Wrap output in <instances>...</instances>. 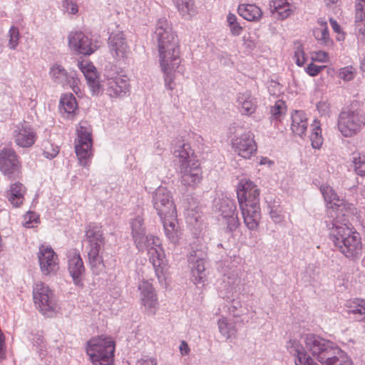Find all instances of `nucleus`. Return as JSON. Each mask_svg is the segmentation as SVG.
Returning a JSON list of instances; mask_svg holds the SVG:
<instances>
[{
    "instance_id": "393cba45",
    "label": "nucleus",
    "mask_w": 365,
    "mask_h": 365,
    "mask_svg": "<svg viewBox=\"0 0 365 365\" xmlns=\"http://www.w3.org/2000/svg\"><path fill=\"white\" fill-rule=\"evenodd\" d=\"M187 262L191 269V279L197 286H204L206 280L205 258L198 251H192L187 257Z\"/></svg>"
},
{
    "instance_id": "79ce46f5",
    "label": "nucleus",
    "mask_w": 365,
    "mask_h": 365,
    "mask_svg": "<svg viewBox=\"0 0 365 365\" xmlns=\"http://www.w3.org/2000/svg\"><path fill=\"white\" fill-rule=\"evenodd\" d=\"M310 140L313 148L319 149L323 143L320 122L314 119L311 124Z\"/></svg>"
},
{
    "instance_id": "9d476101",
    "label": "nucleus",
    "mask_w": 365,
    "mask_h": 365,
    "mask_svg": "<svg viewBox=\"0 0 365 365\" xmlns=\"http://www.w3.org/2000/svg\"><path fill=\"white\" fill-rule=\"evenodd\" d=\"M78 135L77 143L75 146L76 153L79 163L88 166L89 159L92 156V129L90 124L86 120H81L76 128Z\"/></svg>"
},
{
    "instance_id": "c756f323",
    "label": "nucleus",
    "mask_w": 365,
    "mask_h": 365,
    "mask_svg": "<svg viewBox=\"0 0 365 365\" xmlns=\"http://www.w3.org/2000/svg\"><path fill=\"white\" fill-rule=\"evenodd\" d=\"M78 67L83 73L93 94L101 91V83L98 81L95 66L91 63H78Z\"/></svg>"
},
{
    "instance_id": "20e7f679",
    "label": "nucleus",
    "mask_w": 365,
    "mask_h": 365,
    "mask_svg": "<svg viewBox=\"0 0 365 365\" xmlns=\"http://www.w3.org/2000/svg\"><path fill=\"white\" fill-rule=\"evenodd\" d=\"M237 195L244 222L250 230H255L261 219L259 190L251 180L242 179L237 187Z\"/></svg>"
},
{
    "instance_id": "5fc2aeb1",
    "label": "nucleus",
    "mask_w": 365,
    "mask_h": 365,
    "mask_svg": "<svg viewBox=\"0 0 365 365\" xmlns=\"http://www.w3.org/2000/svg\"><path fill=\"white\" fill-rule=\"evenodd\" d=\"M62 10L70 14H76L78 11V7L74 0H63Z\"/></svg>"
},
{
    "instance_id": "bb28decb",
    "label": "nucleus",
    "mask_w": 365,
    "mask_h": 365,
    "mask_svg": "<svg viewBox=\"0 0 365 365\" xmlns=\"http://www.w3.org/2000/svg\"><path fill=\"white\" fill-rule=\"evenodd\" d=\"M288 351L296 356V365H319L305 351L302 344L296 339H290L287 342Z\"/></svg>"
},
{
    "instance_id": "f8f14e48",
    "label": "nucleus",
    "mask_w": 365,
    "mask_h": 365,
    "mask_svg": "<svg viewBox=\"0 0 365 365\" xmlns=\"http://www.w3.org/2000/svg\"><path fill=\"white\" fill-rule=\"evenodd\" d=\"M304 343V349L310 352L322 364L327 357L330 354L336 346V344L328 339H326L316 334H306L302 336Z\"/></svg>"
},
{
    "instance_id": "0eeeda50",
    "label": "nucleus",
    "mask_w": 365,
    "mask_h": 365,
    "mask_svg": "<svg viewBox=\"0 0 365 365\" xmlns=\"http://www.w3.org/2000/svg\"><path fill=\"white\" fill-rule=\"evenodd\" d=\"M240 279L236 271L230 274H225L222 279V287L219 292L220 296L223 298L230 314L235 317H240L245 314L247 309L243 307L237 297V287Z\"/></svg>"
},
{
    "instance_id": "58836bf2",
    "label": "nucleus",
    "mask_w": 365,
    "mask_h": 365,
    "mask_svg": "<svg viewBox=\"0 0 365 365\" xmlns=\"http://www.w3.org/2000/svg\"><path fill=\"white\" fill-rule=\"evenodd\" d=\"M192 202H188V205L185 208V215L186 221L188 224L195 226L200 223L202 221V210L201 207L192 198Z\"/></svg>"
},
{
    "instance_id": "aec40b11",
    "label": "nucleus",
    "mask_w": 365,
    "mask_h": 365,
    "mask_svg": "<svg viewBox=\"0 0 365 365\" xmlns=\"http://www.w3.org/2000/svg\"><path fill=\"white\" fill-rule=\"evenodd\" d=\"M180 182L187 187L194 188L202 179V172L198 160H192L189 164H182L178 168Z\"/></svg>"
},
{
    "instance_id": "6ab92c4d",
    "label": "nucleus",
    "mask_w": 365,
    "mask_h": 365,
    "mask_svg": "<svg viewBox=\"0 0 365 365\" xmlns=\"http://www.w3.org/2000/svg\"><path fill=\"white\" fill-rule=\"evenodd\" d=\"M234 152L239 156L249 159L257 151V143L254 134L251 131H245L231 140Z\"/></svg>"
},
{
    "instance_id": "39448f33",
    "label": "nucleus",
    "mask_w": 365,
    "mask_h": 365,
    "mask_svg": "<svg viewBox=\"0 0 365 365\" xmlns=\"http://www.w3.org/2000/svg\"><path fill=\"white\" fill-rule=\"evenodd\" d=\"M85 242L88 244V258L93 272L98 274L103 267V260L100 250L105 244L102 226L91 222L85 227Z\"/></svg>"
},
{
    "instance_id": "13d9d810",
    "label": "nucleus",
    "mask_w": 365,
    "mask_h": 365,
    "mask_svg": "<svg viewBox=\"0 0 365 365\" xmlns=\"http://www.w3.org/2000/svg\"><path fill=\"white\" fill-rule=\"evenodd\" d=\"M323 68V66H317L312 63L306 68V72L311 76H316L320 73Z\"/></svg>"
},
{
    "instance_id": "bf43d9fd",
    "label": "nucleus",
    "mask_w": 365,
    "mask_h": 365,
    "mask_svg": "<svg viewBox=\"0 0 365 365\" xmlns=\"http://www.w3.org/2000/svg\"><path fill=\"white\" fill-rule=\"evenodd\" d=\"M313 60L319 62H327L329 60L328 53L323 51L315 52L314 56L312 57Z\"/></svg>"
},
{
    "instance_id": "e2e57ef3",
    "label": "nucleus",
    "mask_w": 365,
    "mask_h": 365,
    "mask_svg": "<svg viewBox=\"0 0 365 365\" xmlns=\"http://www.w3.org/2000/svg\"><path fill=\"white\" fill-rule=\"evenodd\" d=\"M268 91L271 95H276L280 92V84L275 81H272L268 86Z\"/></svg>"
},
{
    "instance_id": "e433bc0d",
    "label": "nucleus",
    "mask_w": 365,
    "mask_h": 365,
    "mask_svg": "<svg viewBox=\"0 0 365 365\" xmlns=\"http://www.w3.org/2000/svg\"><path fill=\"white\" fill-rule=\"evenodd\" d=\"M238 14L249 21H258L262 16L261 9L255 4H240L237 9Z\"/></svg>"
},
{
    "instance_id": "774afa93",
    "label": "nucleus",
    "mask_w": 365,
    "mask_h": 365,
    "mask_svg": "<svg viewBox=\"0 0 365 365\" xmlns=\"http://www.w3.org/2000/svg\"><path fill=\"white\" fill-rule=\"evenodd\" d=\"M329 21H330V24L332 27V29L334 31V32L339 34V32L341 31V29H340V26L338 24L336 21L331 18L329 19Z\"/></svg>"
},
{
    "instance_id": "09e8293b",
    "label": "nucleus",
    "mask_w": 365,
    "mask_h": 365,
    "mask_svg": "<svg viewBox=\"0 0 365 365\" xmlns=\"http://www.w3.org/2000/svg\"><path fill=\"white\" fill-rule=\"evenodd\" d=\"M227 22L230 32L233 36H237L241 34L242 31V27L240 25L239 22L237 21V18L235 14L229 13L227 16Z\"/></svg>"
},
{
    "instance_id": "0e129e2a",
    "label": "nucleus",
    "mask_w": 365,
    "mask_h": 365,
    "mask_svg": "<svg viewBox=\"0 0 365 365\" xmlns=\"http://www.w3.org/2000/svg\"><path fill=\"white\" fill-rule=\"evenodd\" d=\"M179 349L182 356L187 355L190 351L188 344L185 341L180 342Z\"/></svg>"
},
{
    "instance_id": "423d86ee",
    "label": "nucleus",
    "mask_w": 365,
    "mask_h": 365,
    "mask_svg": "<svg viewBox=\"0 0 365 365\" xmlns=\"http://www.w3.org/2000/svg\"><path fill=\"white\" fill-rule=\"evenodd\" d=\"M86 350L93 365H114L115 343L111 337H93L87 342Z\"/></svg>"
},
{
    "instance_id": "b1692460",
    "label": "nucleus",
    "mask_w": 365,
    "mask_h": 365,
    "mask_svg": "<svg viewBox=\"0 0 365 365\" xmlns=\"http://www.w3.org/2000/svg\"><path fill=\"white\" fill-rule=\"evenodd\" d=\"M108 47L112 56L116 61H123L129 57L130 48L122 31L113 32L108 38Z\"/></svg>"
},
{
    "instance_id": "a211bd4d",
    "label": "nucleus",
    "mask_w": 365,
    "mask_h": 365,
    "mask_svg": "<svg viewBox=\"0 0 365 365\" xmlns=\"http://www.w3.org/2000/svg\"><path fill=\"white\" fill-rule=\"evenodd\" d=\"M48 74L55 83L62 86H68L76 93L81 91L78 86L80 81L74 71L68 73L61 65L54 63L51 66Z\"/></svg>"
},
{
    "instance_id": "37998d69",
    "label": "nucleus",
    "mask_w": 365,
    "mask_h": 365,
    "mask_svg": "<svg viewBox=\"0 0 365 365\" xmlns=\"http://www.w3.org/2000/svg\"><path fill=\"white\" fill-rule=\"evenodd\" d=\"M349 313L353 314L356 320L365 323V301L356 299L349 306Z\"/></svg>"
},
{
    "instance_id": "ea45409f",
    "label": "nucleus",
    "mask_w": 365,
    "mask_h": 365,
    "mask_svg": "<svg viewBox=\"0 0 365 365\" xmlns=\"http://www.w3.org/2000/svg\"><path fill=\"white\" fill-rule=\"evenodd\" d=\"M220 333L227 339L235 336L237 328L235 322L225 317H221L217 321Z\"/></svg>"
},
{
    "instance_id": "69168bd1",
    "label": "nucleus",
    "mask_w": 365,
    "mask_h": 365,
    "mask_svg": "<svg viewBox=\"0 0 365 365\" xmlns=\"http://www.w3.org/2000/svg\"><path fill=\"white\" fill-rule=\"evenodd\" d=\"M136 365H157V364L153 359H141L137 361Z\"/></svg>"
},
{
    "instance_id": "412c9836",
    "label": "nucleus",
    "mask_w": 365,
    "mask_h": 365,
    "mask_svg": "<svg viewBox=\"0 0 365 365\" xmlns=\"http://www.w3.org/2000/svg\"><path fill=\"white\" fill-rule=\"evenodd\" d=\"M320 191L327 204V219L334 220L335 217H344L341 214L344 200L340 199L335 191L329 185H322Z\"/></svg>"
},
{
    "instance_id": "49530a36",
    "label": "nucleus",
    "mask_w": 365,
    "mask_h": 365,
    "mask_svg": "<svg viewBox=\"0 0 365 365\" xmlns=\"http://www.w3.org/2000/svg\"><path fill=\"white\" fill-rule=\"evenodd\" d=\"M352 164L355 173L361 177L365 176V155L360 153L354 154Z\"/></svg>"
},
{
    "instance_id": "a878e982",
    "label": "nucleus",
    "mask_w": 365,
    "mask_h": 365,
    "mask_svg": "<svg viewBox=\"0 0 365 365\" xmlns=\"http://www.w3.org/2000/svg\"><path fill=\"white\" fill-rule=\"evenodd\" d=\"M68 269L74 284L83 287V275L85 272V267L81 255L76 250L70 252L68 255Z\"/></svg>"
},
{
    "instance_id": "f257e3e1",
    "label": "nucleus",
    "mask_w": 365,
    "mask_h": 365,
    "mask_svg": "<svg viewBox=\"0 0 365 365\" xmlns=\"http://www.w3.org/2000/svg\"><path fill=\"white\" fill-rule=\"evenodd\" d=\"M155 36L158 41L159 61L164 74L165 86L166 89L173 91L175 87L173 72H183L180 66L178 38L165 19H159L157 22Z\"/></svg>"
},
{
    "instance_id": "ddd939ff",
    "label": "nucleus",
    "mask_w": 365,
    "mask_h": 365,
    "mask_svg": "<svg viewBox=\"0 0 365 365\" xmlns=\"http://www.w3.org/2000/svg\"><path fill=\"white\" fill-rule=\"evenodd\" d=\"M21 163L16 151L11 148L0 150V172L9 180L18 178L21 174Z\"/></svg>"
},
{
    "instance_id": "603ef678",
    "label": "nucleus",
    "mask_w": 365,
    "mask_h": 365,
    "mask_svg": "<svg viewBox=\"0 0 365 365\" xmlns=\"http://www.w3.org/2000/svg\"><path fill=\"white\" fill-rule=\"evenodd\" d=\"M59 153V147L49 141L43 145V156L49 160L54 158Z\"/></svg>"
},
{
    "instance_id": "f03ea898",
    "label": "nucleus",
    "mask_w": 365,
    "mask_h": 365,
    "mask_svg": "<svg viewBox=\"0 0 365 365\" xmlns=\"http://www.w3.org/2000/svg\"><path fill=\"white\" fill-rule=\"evenodd\" d=\"M334 217V220H325L330 240L346 257L359 259L363 249L360 234L344 217Z\"/></svg>"
},
{
    "instance_id": "c03bdc74",
    "label": "nucleus",
    "mask_w": 365,
    "mask_h": 365,
    "mask_svg": "<svg viewBox=\"0 0 365 365\" xmlns=\"http://www.w3.org/2000/svg\"><path fill=\"white\" fill-rule=\"evenodd\" d=\"M181 15L194 13V0H172Z\"/></svg>"
},
{
    "instance_id": "6e6552de",
    "label": "nucleus",
    "mask_w": 365,
    "mask_h": 365,
    "mask_svg": "<svg viewBox=\"0 0 365 365\" xmlns=\"http://www.w3.org/2000/svg\"><path fill=\"white\" fill-rule=\"evenodd\" d=\"M365 125V115L359 109L346 108L339 114L337 128L346 138H351L358 134Z\"/></svg>"
},
{
    "instance_id": "f704fd0d",
    "label": "nucleus",
    "mask_w": 365,
    "mask_h": 365,
    "mask_svg": "<svg viewBox=\"0 0 365 365\" xmlns=\"http://www.w3.org/2000/svg\"><path fill=\"white\" fill-rule=\"evenodd\" d=\"M33 344L34 346L36 347V352L38 354V356L41 359L46 356H56L59 352L58 345L56 346H48L47 344H45L43 337L40 334H37L33 339Z\"/></svg>"
},
{
    "instance_id": "de8ad7c7",
    "label": "nucleus",
    "mask_w": 365,
    "mask_h": 365,
    "mask_svg": "<svg viewBox=\"0 0 365 365\" xmlns=\"http://www.w3.org/2000/svg\"><path fill=\"white\" fill-rule=\"evenodd\" d=\"M294 59L298 66H303L307 61L303 46L299 42H295L294 46Z\"/></svg>"
},
{
    "instance_id": "4c0bfd02",
    "label": "nucleus",
    "mask_w": 365,
    "mask_h": 365,
    "mask_svg": "<svg viewBox=\"0 0 365 365\" xmlns=\"http://www.w3.org/2000/svg\"><path fill=\"white\" fill-rule=\"evenodd\" d=\"M59 108L65 117H73L78 108V103L75 96L72 93L62 96L60 100Z\"/></svg>"
},
{
    "instance_id": "5701e85b",
    "label": "nucleus",
    "mask_w": 365,
    "mask_h": 365,
    "mask_svg": "<svg viewBox=\"0 0 365 365\" xmlns=\"http://www.w3.org/2000/svg\"><path fill=\"white\" fill-rule=\"evenodd\" d=\"M140 299L142 306L149 314H155L158 309V300L156 292L148 281H142L138 284Z\"/></svg>"
},
{
    "instance_id": "6e6d98bb",
    "label": "nucleus",
    "mask_w": 365,
    "mask_h": 365,
    "mask_svg": "<svg viewBox=\"0 0 365 365\" xmlns=\"http://www.w3.org/2000/svg\"><path fill=\"white\" fill-rule=\"evenodd\" d=\"M38 221V217L34 212H28L25 216L23 222V225L26 228H31L34 227V224H36Z\"/></svg>"
},
{
    "instance_id": "3c124183",
    "label": "nucleus",
    "mask_w": 365,
    "mask_h": 365,
    "mask_svg": "<svg viewBox=\"0 0 365 365\" xmlns=\"http://www.w3.org/2000/svg\"><path fill=\"white\" fill-rule=\"evenodd\" d=\"M286 110L285 103L283 101H277L275 104L271 107L270 113L272 120H280Z\"/></svg>"
},
{
    "instance_id": "052dcab7",
    "label": "nucleus",
    "mask_w": 365,
    "mask_h": 365,
    "mask_svg": "<svg viewBox=\"0 0 365 365\" xmlns=\"http://www.w3.org/2000/svg\"><path fill=\"white\" fill-rule=\"evenodd\" d=\"M270 217L275 223H279L282 221L283 217L281 214V210L278 209L272 208L270 210Z\"/></svg>"
},
{
    "instance_id": "c9c22d12",
    "label": "nucleus",
    "mask_w": 365,
    "mask_h": 365,
    "mask_svg": "<svg viewBox=\"0 0 365 365\" xmlns=\"http://www.w3.org/2000/svg\"><path fill=\"white\" fill-rule=\"evenodd\" d=\"M322 365H353V362L348 354L336 345Z\"/></svg>"
},
{
    "instance_id": "4468645a",
    "label": "nucleus",
    "mask_w": 365,
    "mask_h": 365,
    "mask_svg": "<svg viewBox=\"0 0 365 365\" xmlns=\"http://www.w3.org/2000/svg\"><path fill=\"white\" fill-rule=\"evenodd\" d=\"M68 43L71 50L84 56H90L98 48L97 41L81 31H72L68 35Z\"/></svg>"
},
{
    "instance_id": "c85d7f7f",
    "label": "nucleus",
    "mask_w": 365,
    "mask_h": 365,
    "mask_svg": "<svg viewBox=\"0 0 365 365\" xmlns=\"http://www.w3.org/2000/svg\"><path fill=\"white\" fill-rule=\"evenodd\" d=\"M237 107L242 115H251L256 110L257 102L249 91L239 93L237 96Z\"/></svg>"
},
{
    "instance_id": "a19ab883",
    "label": "nucleus",
    "mask_w": 365,
    "mask_h": 365,
    "mask_svg": "<svg viewBox=\"0 0 365 365\" xmlns=\"http://www.w3.org/2000/svg\"><path fill=\"white\" fill-rule=\"evenodd\" d=\"M318 23L319 26L314 29L313 35L322 45L326 46H331L332 41L329 38L327 23L322 19L319 20Z\"/></svg>"
},
{
    "instance_id": "338daca9",
    "label": "nucleus",
    "mask_w": 365,
    "mask_h": 365,
    "mask_svg": "<svg viewBox=\"0 0 365 365\" xmlns=\"http://www.w3.org/2000/svg\"><path fill=\"white\" fill-rule=\"evenodd\" d=\"M259 163V165H267V167H271L274 165V162L267 157H262Z\"/></svg>"
},
{
    "instance_id": "a18cd8bd",
    "label": "nucleus",
    "mask_w": 365,
    "mask_h": 365,
    "mask_svg": "<svg viewBox=\"0 0 365 365\" xmlns=\"http://www.w3.org/2000/svg\"><path fill=\"white\" fill-rule=\"evenodd\" d=\"M7 46L11 50H16L19 46L20 40V32L18 27L15 26H11L7 34Z\"/></svg>"
},
{
    "instance_id": "1a4fd4ad",
    "label": "nucleus",
    "mask_w": 365,
    "mask_h": 365,
    "mask_svg": "<svg viewBox=\"0 0 365 365\" xmlns=\"http://www.w3.org/2000/svg\"><path fill=\"white\" fill-rule=\"evenodd\" d=\"M33 299L36 307L45 317H52L58 310V304L53 291L46 284L38 282L33 289Z\"/></svg>"
},
{
    "instance_id": "2f4dec72",
    "label": "nucleus",
    "mask_w": 365,
    "mask_h": 365,
    "mask_svg": "<svg viewBox=\"0 0 365 365\" xmlns=\"http://www.w3.org/2000/svg\"><path fill=\"white\" fill-rule=\"evenodd\" d=\"M269 8L272 13H277L284 19L289 17L296 9L292 0H269Z\"/></svg>"
},
{
    "instance_id": "680f3d73",
    "label": "nucleus",
    "mask_w": 365,
    "mask_h": 365,
    "mask_svg": "<svg viewBox=\"0 0 365 365\" xmlns=\"http://www.w3.org/2000/svg\"><path fill=\"white\" fill-rule=\"evenodd\" d=\"M317 108L322 115H327L329 112V104L326 101H320L317 104Z\"/></svg>"
},
{
    "instance_id": "2eb2a0df",
    "label": "nucleus",
    "mask_w": 365,
    "mask_h": 365,
    "mask_svg": "<svg viewBox=\"0 0 365 365\" xmlns=\"http://www.w3.org/2000/svg\"><path fill=\"white\" fill-rule=\"evenodd\" d=\"M153 205L160 218L177 214L171 193L165 187H158L153 195Z\"/></svg>"
},
{
    "instance_id": "473e14b6",
    "label": "nucleus",
    "mask_w": 365,
    "mask_h": 365,
    "mask_svg": "<svg viewBox=\"0 0 365 365\" xmlns=\"http://www.w3.org/2000/svg\"><path fill=\"white\" fill-rule=\"evenodd\" d=\"M291 129L296 135L303 137L306 135L308 122L306 113L302 110H295L292 113Z\"/></svg>"
},
{
    "instance_id": "dca6fc26",
    "label": "nucleus",
    "mask_w": 365,
    "mask_h": 365,
    "mask_svg": "<svg viewBox=\"0 0 365 365\" xmlns=\"http://www.w3.org/2000/svg\"><path fill=\"white\" fill-rule=\"evenodd\" d=\"M38 259L42 274H55L59 269L58 258L50 245H41L38 247Z\"/></svg>"
},
{
    "instance_id": "7c9ffc66",
    "label": "nucleus",
    "mask_w": 365,
    "mask_h": 365,
    "mask_svg": "<svg viewBox=\"0 0 365 365\" xmlns=\"http://www.w3.org/2000/svg\"><path fill=\"white\" fill-rule=\"evenodd\" d=\"M165 234L169 241L173 244H176L178 242L180 232L178 227V223L177 221V214L168 215L165 218H160Z\"/></svg>"
},
{
    "instance_id": "8fccbe9b",
    "label": "nucleus",
    "mask_w": 365,
    "mask_h": 365,
    "mask_svg": "<svg viewBox=\"0 0 365 365\" xmlns=\"http://www.w3.org/2000/svg\"><path fill=\"white\" fill-rule=\"evenodd\" d=\"M356 68L352 66H347L339 70L338 77L344 81H350L355 78Z\"/></svg>"
},
{
    "instance_id": "4d7b16f0",
    "label": "nucleus",
    "mask_w": 365,
    "mask_h": 365,
    "mask_svg": "<svg viewBox=\"0 0 365 365\" xmlns=\"http://www.w3.org/2000/svg\"><path fill=\"white\" fill-rule=\"evenodd\" d=\"M356 27L358 30V38L365 42V21H357L355 19Z\"/></svg>"
},
{
    "instance_id": "f3484780",
    "label": "nucleus",
    "mask_w": 365,
    "mask_h": 365,
    "mask_svg": "<svg viewBox=\"0 0 365 365\" xmlns=\"http://www.w3.org/2000/svg\"><path fill=\"white\" fill-rule=\"evenodd\" d=\"M11 130L12 138L19 148H31L37 140L38 135L35 129L25 121L14 125Z\"/></svg>"
},
{
    "instance_id": "4be33fe9",
    "label": "nucleus",
    "mask_w": 365,
    "mask_h": 365,
    "mask_svg": "<svg viewBox=\"0 0 365 365\" xmlns=\"http://www.w3.org/2000/svg\"><path fill=\"white\" fill-rule=\"evenodd\" d=\"M101 85V91H105L112 98L123 96L130 91L128 78L125 75L108 78Z\"/></svg>"
},
{
    "instance_id": "864d4df0",
    "label": "nucleus",
    "mask_w": 365,
    "mask_h": 365,
    "mask_svg": "<svg viewBox=\"0 0 365 365\" xmlns=\"http://www.w3.org/2000/svg\"><path fill=\"white\" fill-rule=\"evenodd\" d=\"M355 11V19L356 21H365V0H356Z\"/></svg>"
},
{
    "instance_id": "9b49d317",
    "label": "nucleus",
    "mask_w": 365,
    "mask_h": 365,
    "mask_svg": "<svg viewBox=\"0 0 365 365\" xmlns=\"http://www.w3.org/2000/svg\"><path fill=\"white\" fill-rule=\"evenodd\" d=\"M213 210L225 220L227 229L233 232L240 225L235 200L224 195H218L213 200Z\"/></svg>"
},
{
    "instance_id": "7ed1b4c3",
    "label": "nucleus",
    "mask_w": 365,
    "mask_h": 365,
    "mask_svg": "<svg viewBox=\"0 0 365 365\" xmlns=\"http://www.w3.org/2000/svg\"><path fill=\"white\" fill-rule=\"evenodd\" d=\"M132 235L138 251L148 250L150 262L152 263L155 275L161 282L165 279L167 270L165 255L161 245V240L152 235H145L143 219L137 216L130 222Z\"/></svg>"
},
{
    "instance_id": "72a5a7b5",
    "label": "nucleus",
    "mask_w": 365,
    "mask_h": 365,
    "mask_svg": "<svg viewBox=\"0 0 365 365\" xmlns=\"http://www.w3.org/2000/svg\"><path fill=\"white\" fill-rule=\"evenodd\" d=\"M26 188L22 183L14 182L10 185V188L6 192L8 201L14 207H19L24 201V195Z\"/></svg>"
},
{
    "instance_id": "cd10ccee",
    "label": "nucleus",
    "mask_w": 365,
    "mask_h": 365,
    "mask_svg": "<svg viewBox=\"0 0 365 365\" xmlns=\"http://www.w3.org/2000/svg\"><path fill=\"white\" fill-rule=\"evenodd\" d=\"M173 155L178 159V166L189 164L192 160H197L189 144L180 140H175L171 148Z\"/></svg>"
}]
</instances>
